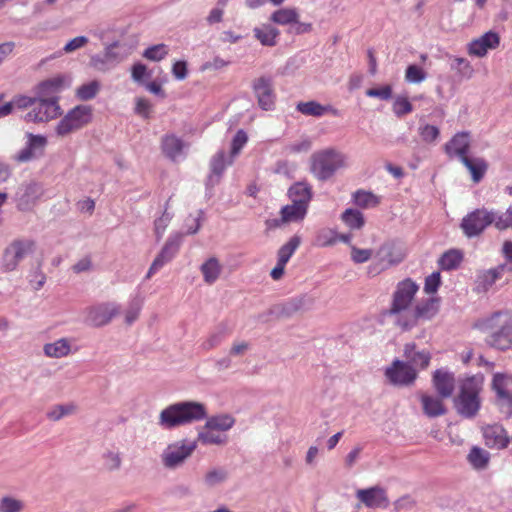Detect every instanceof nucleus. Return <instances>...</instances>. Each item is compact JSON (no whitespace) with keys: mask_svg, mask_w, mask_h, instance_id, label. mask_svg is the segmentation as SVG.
Masks as SVG:
<instances>
[{"mask_svg":"<svg viewBox=\"0 0 512 512\" xmlns=\"http://www.w3.org/2000/svg\"><path fill=\"white\" fill-rule=\"evenodd\" d=\"M35 242L31 239H15L3 250L0 269L4 273L15 271L20 262L33 253Z\"/></svg>","mask_w":512,"mask_h":512,"instance_id":"423d86ee","label":"nucleus"},{"mask_svg":"<svg viewBox=\"0 0 512 512\" xmlns=\"http://www.w3.org/2000/svg\"><path fill=\"white\" fill-rule=\"evenodd\" d=\"M99 89V83L97 81H91L78 87L76 90V96L80 100L87 101L93 99L99 92Z\"/></svg>","mask_w":512,"mask_h":512,"instance_id":"a18cd8bd","label":"nucleus"},{"mask_svg":"<svg viewBox=\"0 0 512 512\" xmlns=\"http://www.w3.org/2000/svg\"><path fill=\"white\" fill-rule=\"evenodd\" d=\"M468 459L475 468H484L488 463L489 454L479 447H473L468 455Z\"/></svg>","mask_w":512,"mask_h":512,"instance_id":"49530a36","label":"nucleus"},{"mask_svg":"<svg viewBox=\"0 0 512 512\" xmlns=\"http://www.w3.org/2000/svg\"><path fill=\"white\" fill-rule=\"evenodd\" d=\"M498 405L501 411L507 416L512 415V393L507 392L505 394L497 396Z\"/></svg>","mask_w":512,"mask_h":512,"instance_id":"69168bd1","label":"nucleus"},{"mask_svg":"<svg viewBox=\"0 0 512 512\" xmlns=\"http://www.w3.org/2000/svg\"><path fill=\"white\" fill-rule=\"evenodd\" d=\"M254 36L264 46H275L280 34L279 30L271 25H263L253 30Z\"/></svg>","mask_w":512,"mask_h":512,"instance_id":"7c9ffc66","label":"nucleus"},{"mask_svg":"<svg viewBox=\"0 0 512 512\" xmlns=\"http://www.w3.org/2000/svg\"><path fill=\"white\" fill-rule=\"evenodd\" d=\"M419 134L424 142L432 143L439 137L440 130L434 125L426 124L420 127Z\"/></svg>","mask_w":512,"mask_h":512,"instance_id":"13d9d810","label":"nucleus"},{"mask_svg":"<svg viewBox=\"0 0 512 512\" xmlns=\"http://www.w3.org/2000/svg\"><path fill=\"white\" fill-rule=\"evenodd\" d=\"M181 236L175 235L170 237L161 252L157 255V257L152 262L146 278L149 279L155 274L159 269H161L166 263L171 261L175 255L178 253L180 245H181Z\"/></svg>","mask_w":512,"mask_h":512,"instance_id":"2eb2a0df","label":"nucleus"},{"mask_svg":"<svg viewBox=\"0 0 512 512\" xmlns=\"http://www.w3.org/2000/svg\"><path fill=\"white\" fill-rule=\"evenodd\" d=\"M463 260V254L461 251L451 249L445 252L439 259V266L443 270L456 269Z\"/></svg>","mask_w":512,"mask_h":512,"instance_id":"58836bf2","label":"nucleus"},{"mask_svg":"<svg viewBox=\"0 0 512 512\" xmlns=\"http://www.w3.org/2000/svg\"><path fill=\"white\" fill-rule=\"evenodd\" d=\"M185 144L174 134H167L161 140V149L163 154L175 161L182 153Z\"/></svg>","mask_w":512,"mask_h":512,"instance_id":"b1692460","label":"nucleus"},{"mask_svg":"<svg viewBox=\"0 0 512 512\" xmlns=\"http://www.w3.org/2000/svg\"><path fill=\"white\" fill-rule=\"evenodd\" d=\"M27 144L22 150H20L15 159L18 162H28L33 158L41 155L44 151V148L47 144V140L42 135H34L32 133L27 134Z\"/></svg>","mask_w":512,"mask_h":512,"instance_id":"6ab92c4d","label":"nucleus"},{"mask_svg":"<svg viewBox=\"0 0 512 512\" xmlns=\"http://www.w3.org/2000/svg\"><path fill=\"white\" fill-rule=\"evenodd\" d=\"M38 198V188L35 184H30L25 188L23 194L18 198L17 207L21 211L30 210Z\"/></svg>","mask_w":512,"mask_h":512,"instance_id":"e433bc0d","label":"nucleus"},{"mask_svg":"<svg viewBox=\"0 0 512 512\" xmlns=\"http://www.w3.org/2000/svg\"><path fill=\"white\" fill-rule=\"evenodd\" d=\"M271 21L278 25H289L297 23L299 14L296 8H281L274 11L270 17Z\"/></svg>","mask_w":512,"mask_h":512,"instance_id":"72a5a7b5","label":"nucleus"},{"mask_svg":"<svg viewBox=\"0 0 512 512\" xmlns=\"http://www.w3.org/2000/svg\"><path fill=\"white\" fill-rule=\"evenodd\" d=\"M29 282L34 290H40L46 282V275L37 269L30 275Z\"/></svg>","mask_w":512,"mask_h":512,"instance_id":"774afa93","label":"nucleus"},{"mask_svg":"<svg viewBox=\"0 0 512 512\" xmlns=\"http://www.w3.org/2000/svg\"><path fill=\"white\" fill-rule=\"evenodd\" d=\"M474 326L486 334L485 342L490 347L501 351L512 348V312L496 311L479 319Z\"/></svg>","mask_w":512,"mask_h":512,"instance_id":"f03ea898","label":"nucleus"},{"mask_svg":"<svg viewBox=\"0 0 512 512\" xmlns=\"http://www.w3.org/2000/svg\"><path fill=\"white\" fill-rule=\"evenodd\" d=\"M493 223L495 228L500 231L512 229V208L509 207L505 212L500 214L494 213Z\"/></svg>","mask_w":512,"mask_h":512,"instance_id":"8fccbe9b","label":"nucleus"},{"mask_svg":"<svg viewBox=\"0 0 512 512\" xmlns=\"http://www.w3.org/2000/svg\"><path fill=\"white\" fill-rule=\"evenodd\" d=\"M512 383V375L495 373L492 380V389L497 396L510 392L507 387Z\"/></svg>","mask_w":512,"mask_h":512,"instance_id":"37998d69","label":"nucleus"},{"mask_svg":"<svg viewBox=\"0 0 512 512\" xmlns=\"http://www.w3.org/2000/svg\"><path fill=\"white\" fill-rule=\"evenodd\" d=\"M441 284V276L439 272H433L431 275L426 277L424 290L428 294H433L437 291Z\"/></svg>","mask_w":512,"mask_h":512,"instance_id":"0e129e2a","label":"nucleus"},{"mask_svg":"<svg viewBox=\"0 0 512 512\" xmlns=\"http://www.w3.org/2000/svg\"><path fill=\"white\" fill-rule=\"evenodd\" d=\"M61 115V108L57 98L36 97V103L25 115L26 122H48Z\"/></svg>","mask_w":512,"mask_h":512,"instance_id":"6e6552de","label":"nucleus"},{"mask_svg":"<svg viewBox=\"0 0 512 512\" xmlns=\"http://www.w3.org/2000/svg\"><path fill=\"white\" fill-rule=\"evenodd\" d=\"M494 212L485 208L475 209L468 213L461 222L463 233L469 237H475L483 233V231L493 223Z\"/></svg>","mask_w":512,"mask_h":512,"instance_id":"1a4fd4ad","label":"nucleus"},{"mask_svg":"<svg viewBox=\"0 0 512 512\" xmlns=\"http://www.w3.org/2000/svg\"><path fill=\"white\" fill-rule=\"evenodd\" d=\"M300 243L301 239L299 236L295 235L291 237L290 240L278 250L277 262H280L281 264H287L292 255L299 247Z\"/></svg>","mask_w":512,"mask_h":512,"instance_id":"ea45409f","label":"nucleus"},{"mask_svg":"<svg viewBox=\"0 0 512 512\" xmlns=\"http://www.w3.org/2000/svg\"><path fill=\"white\" fill-rule=\"evenodd\" d=\"M23 507V502L16 498L5 496L0 499V512H20Z\"/></svg>","mask_w":512,"mask_h":512,"instance_id":"3c124183","label":"nucleus"},{"mask_svg":"<svg viewBox=\"0 0 512 512\" xmlns=\"http://www.w3.org/2000/svg\"><path fill=\"white\" fill-rule=\"evenodd\" d=\"M70 351V343L65 338H61L53 343H48L44 346L45 355L52 358L65 357L70 353Z\"/></svg>","mask_w":512,"mask_h":512,"instance_id":"473e14b6","label":"nucleus"},{"mask_svg":"<svg viewBox=\"0 0 512 512\" xmlns=\"http://www.w3.org/2000/svg\"><path fill=\"white\" fill-rule=\"evenodd\" d=\"M141 308L142 305L139 301L131 303V305L125 312V323L127 325H131L138 319Z\"/></svg>","mask_w":512,"mask_h":512,"instance_id":"338daca9","label":"nucleus"},{"mask_svg":"<svg viewBox=\"0 0 512 512\" xmlns=\"http://www.w3.org/2000/svg\"><path fill=\"white\" fill-rule=\"evenodd\" d=\"M252 89L262 110L269 111L274 109L276 93L271 77L261 76L256 78L253 81Z\"/></svg>","mask_w":512,"mask_h":512,"instance_id":"9d476101","label":"nucleus"},{"mask_svg":"<svg viewBox=\"0 0 512 512\" xmlns=\"http://www.w3.org/2000/svg\"><path fill=\"white\" fill-rule=\"evenodd\" d=\"M75 409L76 407L73 404L56 405L47 413V417L50 420L58 421L62 417L72 414Z\"/></svg>","mask_w":512,"mask_h":512,"instance_id":"603ef678","label":"nucleus"},{"mask_svg":"<svg viewBox=\"0 0 512 512\" xmlns=\"http://www.w3.org/2000/svg\"><path fill=\"white\" fill-rule=\"evenodd\" d=\"M379 253L382 255V260L387 262L389 266L399 264L406 256L405 250L395 243L382 245Z\"/></svg>","mask_w":512,"mask_h":512,"instance_id":"bb28decb","label":"nucleus"},{"mask_svg":"<svg viewBox=\"0 0 512 512\" xmlns=\"http://www.w3.org/2000/svg\"><path fill=\"white\" fill-rule=\"evenodd\" d=\"M404 357L408 360L410 365L425 369L428 367L431 354L429 351H416V345L414 343H408L404 347Z\"/></svg>","mask_w":512,"mask_h":512,"instance_id":"5701e85b","label":"nucleus"},{"mask_svg":"<svg viewBox=\"0 0 512 512\" xmlns=\"http://www.w3.org/2000/svg\"><path fill=\"white\" fill-rule=\"evenodd\" d=\"M120 312L118 305L113 303H102L88 309L87 318L96 327L108 324Z\"/></svg>","mask_w":512,"mask_h":512,"instance_id":"dca6fc26","label":"nucleus"},{"mask_svg":"<svg viewBox=\"0 0 512 512\" xmlns=\"http://www.w3.org/2000/svg\"><path fill=\"white\" fill-rule=\"evenodd\" d=\"M338 242V234L332 229H321L317 232L315 245L318 247L333 246Z\"/></svg>","mask_w":512,"mask_h":512,"instance_id":"79ce46f5","label":"nucleus"},{"mask_svg":"<svg viewBox=\"0 0 512 512\" xmlns=\"http://www.w3.org/2000/svg\"><path fill=\"white\" fill-rule=\"evenodd\" d=\"M104 467L108 471L118 470L121 467V456L119 452L108 451L103 455Z\"/></svg>","mask_w":512,"mask_h":512,"instance_id":"6e6d98bb","label":"nucleus"},{"mask_svg":"<svg viewBox=\"0 0 512 512\" xmlns=\"http://www.w3.org/2000/svg\"><path fill=\"white\" fill-rule=\"evenodd\" d=\"M93 110L88 105H78L71 109L57 124L55 131L60 137L76 132L92 121Z\"/></svg>","mask_w":512,"mask_h":512,"instance_id":"0eeeda50","label":"nucleus"},{"mask_svg":"<svg viewBox=\"0 0 512 512\" xmlns=\"http://www.w3.org/2000/svg\"><path fill=\"white\" fill-rule=\"evenodd\" d=\"M506 269L507 265L501 264L495 268L480 272L476 280L477 290L485 292L490 289L503 276Z\"/></svg>","mask_w":512,"mask_h":512,"instance_id":"412c9836","label":"nucleus"},{"mask_svg":"<svg viewBox=\"0 0 512 512\" xmlns=\"http://www.w3.org/2000/svg\"><path fill=\"white\" fill-rule=\"evenodd\" d=\"M461 163L467 168L471 174L474 183H479L488 170V163L481 157H465Z\"/></svg>","mask_w":512,"mask_h":512,"instance_id":"393cba45","label":"nucleus"},{"mask_svg":"<svg viewBox=\"0 0 512 512\" xmlns=\"http://www.w3.org/2000/svg\"><path fill=\"white\" fill-rule=\"evenodd\" d=\"M197 440L204 445H223L227 442V436L223 433L206 428L204 426L203 429L198 433Z\"/></svg>","mask_w":512,"mask_h":512,"instance_id":"f704fd0d","label":"nucleus"},{"mask_svg":"<svg viewBox=\"0 0 512 512\" xmlns=\"http://www.w3.org/2000/svg\"><path fill=\"white\" fill-rule=\"evenodd\" d=\"M392 110L398 118H402L413 111V106L407 97L398 96L393 102Z\"/></svg>","mask_w":512,"mask_h":512,"instance_id":"c03bdc74","label":"nucleus"},{"mask_svg":"<svg viewBox=\"0 0 512 512\" xmlns=\"http://www.w3.org/2000/svg\"><path fill=\"white\" fill-rule=\"evenodd\" d=\"M356 498L369 509H385L389 505L387 492L380 486L358 489Z\"/></svg>","mask_w":512,"mask_h":512,"instance_id":"f8f14e48","label":"nucleus"},{"mask_svg":"<svg viewBox=\"0 0 512 512\" xmlns=\"http://www.w3.org/2000/svg\"><path fill=\"white\" fill-rule=\"evenodd\" d=\"M201 272L203 274L204 281L208 284H212L218 279L221 273V265L216 258H209L202 264Z\"/></svg>","mask_w":512,"mask_h":512,"instance_id":"c9c22d12","label":"nucleus"},{"mask_svg":"<svg viewBox=\"0 0 512 512\" xmlns=\"http://www.w3.org/2000/svg\"><path fill=\"white\" fill-rule=\"evenodd\" d=\"M135 113L144 119H149L152 113V104L149 100L138 97L136 98Z\"/></svg>","mask_w":512,"mask_h":512,"instance_id":"bf43d9fd","label":"nucleus"},{"mask_svg":"<svg viewBox=\"0 0 512 512\" xmlns=\"http://www.w3.org/2000/svg\"><path fill=\"white\" fill-rule=\"evenodd\" d=\"M391 85H384L377 88H370L366 91L368 97L379 98L381 100H389L392 97Z\"/></svg>","mask_w":512,"mask_h":512,"instance_id":"e2e57ef3","label":"nucleus"},{"mask_svg":"<svg viewBox=\"0 0 512 512\" xmlns=\"http://www.w3.org/2000/svg\"><path fill=\"white\" fill-rule=\"evenodd\" d=\"M167 55L168 49L165 44H157L148 47L143 53V57L151 61H160L164 59Z\"/></svg>","mask_w":512,"mask_h":512,"instance_id":"09e8293b","label":"nucleus"},{"mask_svg":"<svg viewBox=\"0 0 512 512\" xmlns=\"http://www.w3.org/2000/svg\"><path fill=\"white\" fill-rule=\"evenodd\" d=\"M210 166L212 173L215 176L220 177L227 166L225 152L220 151L216 153L211 160Z\"/></svg>","mask_w":512,"mask_h":512,"instance_id":"5fc2aeb1","label":"nucleus"},{"mask_svg":"<svg viewBox=\"0 0 512 512\" xmlns=\"http://www.w3.org/2000/svg\"><path fill=\"white\" fill-rule=\"evenodd\" d=\"M420 400L423 411L428 417H438L446 413V408L440 397L422 394Z\"/></svg>","mask_w":512,"mask_h":512,"instance_id":"cd10ccee","label":"nucleus"},{"mask_svg":"<svg viewBox=\"0 0 512 512\" xmlns=\"http://www.w3.org/2000/svg\"><path fill=\"white\" fill-rule=\"evenodd\" d=\"M66 78L58 75L40 82L36 88V94L43 98H48L59 93L65 86Z\"/></svg>","mask_w":512,"mask_h":512,"instance_id":"4be33fe9","label":"nucleus"},{"mask_svg":"<svg viewBox=\"0 0 512 512\" xmlns=\"http://www.w3.org/2000/svg\"><path fill=\"white\" fill-rule=\"evenodd\" d=\"M470 149V133L469 132H458L450 141L444 145L445 153L450 157H458L459 160L468 157V151Z\"/></svg>","mask_w":512,"mask_h":512,"instance_id":"a211bd4d","label":"nucleus"},{"mask_svg":"<svg viewBox=\"0 0 512 512\" xmlns=\"http://www.w3.org/2000/svg\"><path fill=\"white\" fill-rule=\"evenodd\" d=\"M297 110L304 115L320 117L325 113H332L334 116H338L339 112L332 106H323L316 101L300 102L297 105Z\"/></svg>","mask_w":512,"mask_h":512,"instance_id":"c85d7f7f","label":"nucleus"},{"mask_svg":"<svg viewBox=\"0 0 512 512\" xmlns=\"http://www.w3.org/2000/svg\"><path fill=\"white\" fill-rule=\"evenodd\" d=\"M419 285L411 278L397 283L392 294L387 315L395 317V325L402 331H410L420 323L432 320L439 312V300L430 298L417 303L411 309Z\"/></svg>","mask_w":512,"mask_h":512,"instance_id":"f257e3e1","label":"nucleus"},{"mask_svg":"<svg viewBox=\"0 0 512 512\" xmlns=\"http://www.w3.org/2000/svg\"><path fill=\"white\" fill-rule=\"evenodd\" d=\"M308 207L298 202H292L281 209L282 222H298L302 221L307 214Z\"/></svg>","mask_w":512,"mask_h":512,"instance_id":"c756f323","label":"nucleus"},{"mask_svg":"<svg viewBox=\"0 0 512 512\" xmlns=\"http://www.w3.org/2000/svg\"><path fill=\"white\" fill-rule=\"evenodd\" d=\"M36 103V97H29L25 95H16L11 101L6 102V105H10V114L14 109L24 110L28 107H32Z\"/></svg>","mask_w":512,"mask_h":512,"instance_id":"de8ad7c7","label":"nucleus"},{"mask_svg":"<svg viewBox=\"0 0 512 512\" xmlns=\"http://www.w3.org/2000/svg\"><path fill=\"white\" fill-rule=\"evenodd\" d=\"M342 221L350 229H361L365 224L363 214L355 209H346L341 215Z\"/></svg>","mask_w":512,"mask_h":512,"instance_id":"a19ab883","label":"nucleus"},{"mask_svg":"<svg viewBox=\"0 0 512 512\" xmlns=\"http://www.w3.org/2000/svg\"><path fill=\"white\" fill-rule=\"evenodd\" d=\"M482 389L483 377L472 376L461 383L460 392L455 399V408L461 416L465 418L476 416L481 407Z\"/></svg>","mask_w":512,"mask_h":512,"instance_id":"20e7f679","label":"nucleus"},{"mask_svg":"<svg viewBox=\"0 0 512 512\" xmlns=\"http://www.w3.org/2000/svg\"><path fill=\"white\" fill-rule=\"evenodd\" d=\"M291 202H298L309 207L312 199V187L307 182H297L288 191Z\"/></svg>","mask_w":512,"mask_h":512,"instance_id":"a878e982","label":"nucleus"},{"mask_svg":"<svg viewBox=\"0 0 512 512\" xmlns=\"http://www.w3.org/2000/svg\"><path fill=\"white\" fill-rule=\"evenodd\" d=\"M452 68L457 69L463 77L470 78L473 74V68L470 62L463 57H454Z\"/></svg>","mask_w":512,"mask_h":512,"instance_id":"4d7b16f0","label":"nucleus"},{"mask_svg":"<svg viewBox=\"0 0 512 512\" xmlns=\"http://www.w3.org/2000/svg\"><path fill=\"white\" fill-rule=\"evenodd\" d=\"M373 255L371 249H361L356 246H351V260L356 264L367 262Z\"/></svg>","mask_w":512,"mask_h":512,"instance_id":"052dcab7","label":"nucleus"},{"mask_svg":"<svg viewBox=\"0 0 512 512\" xmlns=\"http://www.w3.org/2000/svg\"><path fill=\"white\" fill-rule=\"evenodd\" d=\"M207 412L203 404L193 401L179 402L166 407L159 416V425L164 429H172L206 418Z\"/></svg>","mask_w":512,"mask_h":512,"instance_id":"7ed1b4c3","label":"nucleus"},{"mask_svg":"<svg viewBox=\"0 0 512 512\" xmlns=\"http://www.w3.org/2000/svg\"><path fill=\"white\" fill-rule=\"evenodd\" d=\"M484 443L490 449H505L510 443L506 429L500 424H488L481 429Z\"/></svg>","mask_w":512,"mask_h":512,"instance_id":"4468645a","label":"nucleus"},{"mask_svg":"<svg viewBox=\"0 0 512 512\" xmlns=\"http://www.w3.org/2000/svg\"><path fill=\"white\" fill-rule=\"evenodd\" d=\"M310 171L320 181L330 179L335 172L345 167L346 156L334 148H326L311 155Z\"/></svg>","mask_w":512,"mask_h":512,"instance_id":"39448f33","label":"nucleus"},{"mask_svg":"<svg viewBox=\"0 0 512 512\" xmlns=\"http://www.w3.org/2000/svg\"><path fill=\"white\" fill-rule=\"evenodd\" d=\"M385 375L392 384L404 386L410 385L415 381L417 371L409 363L396 359L386 369Z\"/></svg>","mask_w":512,"mask_h":512,"instance_id":"9b49d317","label":"nucleus"},{"mask_svg":"<svg viewBox=\"0 0 512 512\" xmlns=\"http://www.w3.org/2000/svg\"><path fill=\"white\" fill-rule=\"evenodd\" d=\"M196 449V442H178L167 447L162 455V460L167 468H174L187 459Z\"/></svg>","mask_w":512,"mask_h":512,"instance_id":"ddd939ff","label":"nucleus"},{"mask_svg":"<svg viewBox=\"0 0 512 512\" xmlns=\"http://www.w3.org/2000/svg\"><path fill=\"white\" fill-rule=\"evenodd\" d=\"M425 78V71L417 65H409L405 71V80L409 83H420Z\"/></svg>","mask_w":512,"mask_h":512,"instance_id":"864d4df0","label":"nucleus"},{"mask_svg":"<svg viewBox=\"0 0 512 512\" xmlns=\"http://www.w3.org/2000/svg\"><path fill=\"white\" fill-rule=\"evenodd\" d=\"M352 198L354 204L363 209L377 207L381 202V198L379 196L375 195L371 191H366L363 189L355 191Z\"/></svg>","mask_w":512,"mask_h":512,"instance_id":"2f4dec72","label":"nucleus"},{"mask_svg":"<svg viewBox=\"0 0 512 512\" xmlns=\"http://www.w3.org/2000/svg\"><path fill=\"white\" fill-rule=\"evenodd\" d=\"M248 141V136L244 130H238L231 143V155L236 156Z\"/></svg>","mask_w":512,"mask_h":512,"instance_id":"680f3d73","label":"nucleus"},{"mask_svg":"<svg viewBox=\"0 0 512 512\" xmlns=\"http://www.w3.org/2000/svg\"><path fill=\"white\" fill-rule=\"evenodd\" d=\"M234 423L235 419L232 416L225 414L209 418L205 423V427L221 433L231 429Z\"/></svg>","mask_w":512,"mask_h":512,"instance_id":"4c0bfd02","label":"nucleus"},{"mask_svg":"<svg viewBox=\"0 0 512 512\" xmlns=\"http://www.w3.org/2000/svg\"><path fill=\"white\" fill-rule=\"evenodd\" d=\"M433 385L441 398H448L455 388L454 376L452 373L438 369L433 374Z\"/></svg>","mask_w":512,"mask_h":512,"instance_id":"aec40b11","label":"nucleus"},{"mask_svg":"<svg viewBox=\"0 0 512 512\" xmlns=\"http://www.w3.org/2000/svg\"><path fill=\"white\" fill-rule=\"evenodd\" d=\"M500 44V37L496 32L489 31L473 39L467 47V52L470 56L484 57L488 50L496 49Z\"/></svg>","mask_w":512,"mask_h":512,"instance_id":"f3484780","label":"nucleus"}]
</instances>
